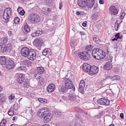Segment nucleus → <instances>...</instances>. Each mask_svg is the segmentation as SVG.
<instances>
[{"label":"nucleus","mask_w":126,"mask_h":126,"mask_svg":"<svg viewBox=\"0 0 126 126\" xmlns=\"http://www.w3.org/2000/svg\"><path fill=\"white\" fill-rule=\"evenodd\" d=\"M113 71L116 73H118L120 71V69L117 67L114 68L113 70Z\"/></svg>","instance_id":"obj_43"},{"label":"nucleus","mask_w":126,"mask_h":126,"mask_svg":"<svg viewBox=\"0 0 126 126\" xmlns=\"http://www.w3.org/2000/svg\"><path fill=\"white\" fill-rule=\"evenodd\" d=\"M96 102L98 104L106 106L109 105L110 103V101L109 100L104 98L98 99H97Z\"/></svg>","instance_id":"obj_7"},{"label":"nucleus","mask_w":126,"mask_h":126,"mask_svg":"<svg viewBox=\"0 0 126 126\" xmlns=\"http://www.w3.org/2000/svg\"><path fill=\"white\" fill-rule=\"evenodd\" d=\"M59 8L61 9L62 8V3H59Z\"/></svg>","instance_id":"obj_62"},{"label":"nucleus","mask_w":126,"mask_h":126,"mask_svg":"<svg viewBox=\"0 0 126 126\" xmlns=\"http://www.w3.org/2000/svg\"><path fill=\"white\" fill-rule=\"evenodd\" d=\"M8 114L10 116L12 115L14 113V112L12 108H10L8 112Z\"/></svg>","instance_id":"obj_39"},{"label":"nucleus","mask_w":126,"mask_h":126,"mask_svg":"<svg viewBox=\"0 0 126 126\" xmlns=\"http://www.w3.org/2000/svg\"><path fill=\"white\" fill-rule=\"evenodd\" d=\"M119 25L118 24H115V29L116 31L118 30Z\"/></svg>","instance_id":"obj_54"},{"label":"nucleus","mask_w":126,"mask_h":126,"mask_svg":"<svg viewBox=\"0 0 126 126\" xmlns=\"http://www.w3.org/2000/svg\"><path fill=\"white\" fill-rule=\"evenodd\" d=\"M6 62V59L5 57L2 56L0 57V64H5Z\"/></svg>","instance_id":"obj_24"},{"label":"nucleus","mask_w":126,"mask_h":126,"mask_svg":"<svg viewBox=\"0 0 126 126\" xmlns=\"http://www.w3.org/2000/svg\"><path fill=\"white\" fill-rule=\"evenodd\" d=\"M91 66L90 64L87 63H85L83 64L82 68L84 71L88 73H89L90 72V68H91Z\"/></svg>","instance_id":"obj_14"},{"label":"nucleus","mask_w":126,"mask_h":126,"mask_svg":"<svg viewBox=\"0 0 126 126\" xmlns=\"http://www.w3.org/2000/svg\"><path fill=\"white\" fill-rule=\"evenodd\" d=\"M94 41L97 43H98L100 41L99 38L97 36H95L93 37Z\"/></svg>","instance_id":"obj_32"},{"label":"nucleus","mask_w":126,"mask_h":126,"mask_svg":"<svg viewBox=\"0 0 126 126\" xmlns=\"http://www.w3.org/2000/svg\"><path fill=\"white\" fill-rule=\"evenodd\" d=\"M28 108L29 109V110H27L29 111V113H30V115L31 116H32V108L31 107H29Z\"/></svg>","instance_id":"obj_47"},{"label":"nucleus","mask_w":126,"mask_h":126,"mask_svg":"<svg viewBox=\"0 0 126 126\" xmlns=\"http://www.w3.org/2000/svg\"><path fill=\"white\" fill-rule=\"evenodd\" d=\"M62 98L64 100H68L69 99V95L68 96H64L62 97Z\"/></svg>","instance_id":"obj_46"},{"label":"nucleus","mask_w":126,"mask_h":126,"mask_svg":"<svg viewBox=\"0 0 126 126\" xmlns=\"http://www.w3.org/2000/svg\"><path fill=\"white\" fill-rule=\"evenodd\" d=\"M117 44H115L113 46V47L114 48L115 50L116 51L117 49Z\"/></svg>","instance_id":"obj_58"},{"label":"nucleus","mask_w":126,"mask_h":126,"mask_svg":"<svg viewBox=\"0 0 126 126\" xmlns=\"http://www.w3.org/2000/svg\"><path fill=\"white\" fill-rule=\"evenodd\" d=\"M120 34L119 33H117L115 35V37L117 39L119 38Z\"/></svg>","instance_id":"obj_53"},{"label":"nucleus","mask_w":126,"mask_h":126,"mask_svg":"<svg viewBox=\"0 0 126 126\" xmlns=\"http://www.w3.org/2000/svg\"><path fill=\"white\" fill-rule=\"evenodd\" d=\"M77 111L79 113H82L83 112L81 109L79 108L77 109Z\"/></svg>","instance_id":"obj_56"},{"label":"nucleus","mask_w":126,"mask_h":126,"mask_svg":"<svg viewBox=\"0 0 126 126\" xmlns=\"http://www.w3.org/2000/svg\"><path fill=\"white\" fill-rule=\"evenodd\" d=\"M97 7V4H94V11H96V10H97L98 8Z\"/></svg>","instance_id":"obj_55"},{"label":"nucleus","mask_w":126,"mask_h":126,"mask_svg":"<svg viewBox=\"0 0 126 126\" xmlns=\"http://www.w3.org/2000/svg\"><path fill=\"white\" fill-rule=\"evenodd\" d=\"M27 37L24 38V37H21L20 38V40L21 41H25V40H26L27 39Z\"/></svg>","instance_id":"obj_57"},{"label":"nucleus","mask_w":126,"mask_h":126,"mask_svg":"<svg viewBox=\"0 0 126 126\" xmlns=\"http://www.w3.org/2000/svg\"><path fill=\"white\" fill-rule=\"evenodd\" d=\"M125 15V12L123 13L120 16V18L122 20L124 18V16Z\"/></svg>","instance_id":"obj_49"},{"label":"nucleus","mask_w":126,"mask_h":126,"mask_svg":"<svg viewBox=\"0 0 126 126\" xmlns=\"http://www.w3.org/2000/svg\"><path fill=\"white\" fill-rule=\"evenodd\" d=\"M94 4L93 3V2L91 3V2H89L88 3L87 2V3L86 6L88 8H91L93 7Z\"/></svg>","instance_id":"obj_37"},{"label":"nucleus","mask_w":126,"mask_h":126,"mask_svg":"<svg viewBox=\"0 0 126 126\" xmlns=\"http://www.w3.org/2000/svg\"><path fill=\"white\" fill-rule=\"evenodd\" d=\"M76 44V43L73 41H71L70 43V46L72 47H73Z\"/></svg>","instance_id":"obj_45"},{"label":"nucleus","mask_w":126,"mask_h":126,"mask_svg":"<svg viewBox=\"0 0 126 126\" xmlns=\"http://www.w3.org/2000/svg\"><path fill=\"white\" fill-rule=\"evenodd\" d=\"M85 85V81L84 80H81L79 84V88L80 92L82 93H84V90Z\"/></svg>","instance_id":"obj_17"},{"label":"nucleus","mask_w":126,"mask_h":126,"mask_svg":"<svg viewBox=\"0 0 126 126\" xmlns=\"http://www.w3.org/2000/svg\"><path fill=\"white\" fill-rule=\"evenodd\" d=\"M38 36L42 33V31L41 30H38L35 32Z\"/></svg>","instance_id":"obj_41"},{"label":"nucleus","mask_w":126,"mask_h":126,"mask_svg":"<svg viewBox=\"0 0 126 126\" xmlns=\"http://www.w3.org/2000/svg\"><path fill=\"white\" fill-rule=\"evenodd\" d=\"M31 35L32 37L38 36L35 32L32 33L31 34Z\"/></svg>","instance_id":"obj_52"},{"label":"nucleus","mask_w":126,"mask_h":126,"mask_svg":"<svg viewBox=\"0 0 126 126\" xmlns=\"http://www.w3.org/2000/svg\"><path fill=\"white\" fill-rule=\"evenodd\" d=\"M92 54L94 58L98 60L103 59L105 55L104 52L99 48L94 49L92 51Z\"/></svg>","instance_id":"obj_3"},{"label":"nucleus","mask_w":126,"mask_h":126,"mask_svg":"<svg viewBox=\"0 0 126 126\" xmlns=\"http://www.w3.org/2000/svg\"><path fill=\"white\" fill-rule=\"evenodd\" d=\"M63 86L61 89V91L62 93H65L67 92H71L72 91L73 92L75 91V88L73 85L72 82L68 78H63L61 80Z\"/></svg>","instance_id":"obj_1"},{"label":"nucleus","mask_w":126,"mask_h":126,"mask_svg":"<svg viewBox=\"0 0 126 126\" xmlns=\"http://www.w3.org/2000/svg\"><path fill=\"white\" fill-rule=\"evenodd\" d=\"M93 48V46L92 45H88L86 47V51H90L92 50Z\"/></svg>","instance_id":"obj_36"},{"label":"nucleus","mask_w":126,"mask_h":126,"mask_svg":"<svg viewBox=\"0 0 126 126\" xmlns=\"http://www.w3.org/2000/svg\"><path fill=\"white\" fill-rule=\"evenodd\" d=\"M47 112H46L45 114V116L44 117V118H52V114L51 113H49V110H47Z\"/></svg>","instance_id":"obj_26"},{"label":"nucleus","mask_w":126,"mask_h":126,"mask_svg":"<svg viewBox=\"0 0 126 126\" xmlns=\"http://www.w3.org/2000/svg\"><path fill=\"white\" fill-rule=\"evenodd\" d=\"M24 29L25 31L26 32H28L30 31V28L28 25L26 23L25 24L24 26Z\"/></svg>","instance_id":"obj_31"},{"label":"nucleus","mask_w":126,"mask_h":126,"mask_svg":"<svg viewBox=\"0 0 126 126\" xmlns=\"http://www.w3.org/2000/svg\"><path fill=\"white\" fill-rule=\"evenodd\" d=\"M5 66L6 68L8 69H12L14 66V63L12 60L10 59L6 61Z\"/></svg>","instance_id":"obj_10"},{"label":"nucleus","mask_w":126,"mask_h":126,"mask_svg":"<svg viewBox=\"0 0 126 126\" xmlns=\"http://www.w3.org/2000/svg\"><path fill=\"white\" fill-rule=\"evenodd\" d=\"M113 85H114V88H116L117 87V86L116 85V84L115 83L114 84H111V87L112 88V87H113ZM112 88V89H114L113 88Z\"/></svg>","instance_id":"obj_60"},{"label":"nucleus","mask_w":126,"mask_h":126,"mask_svg":"<svg viewBox=\"0 0 126 126\" xmlns=\"http://www.w3.org/2000/svg\"><path fill=\"white\" fill-rule=\"evenodd\" d=\"M50 50L49 49H44L43 51L42 54L44 56L46 55L49 52Z\"/></svg>","instance_id":"obj_35"},{"label":"nucleus","mask_w":126,"mask_h":126,"mask_svg":"<svg viewBox=\"0 0 126 126\" xmlns=\"http://www.w3.org/2000/svg\"><path fill=\"white\" fill-rule=\"evenodd\" d=\"M23 64L28 66H30L32 65V62L29 60H25L23 61Z\"/></svg>","instance_id":"obj_22"},{"label":"nucleus","mask_w":126,"mask_h":126,"mask_svg":"<svg viewBox=\"0 0 126 126\" xmlns=\"http://www.w3.org/2000/svg\"><path fill=\"white\" fill-rule=\"evenodd\" d=\"M74 126H81L79 122L78 121H76L75 122Z\"/></svg>","instance_id":"obj_50"},{"label":"nucleus","mask_w":126,"mask_h":126,"mask_svg":"<svg viewBox=\"0 0 126 126\" xmlns=\"http://www.w3.org/2000/svg\"><path fill=\"white\" fill-rule=\"evenodd\" d=\"M107 60H108V59ZM109 61L107 62L104 65L103 68L104 69L109 70L110 69V60H109Z\"/></svg>","instance_id":"obj_21"},{"label":"nucleus","mask_w":126,"mask_h":126,"mask_svg":"<svg viewBox=\"0 0 126 126\" xmlns=\"http://www.w3.org/2000/svg\"><path fill=\"white\" fill-rule=\"evenodd\" d=\"M8 34L10 36H12V32L11 31H9L8 32Z\"/></svg>","instance_id":"obj_63"},{"label":"nucleus","mask_w":126,"mask_h":126,"mask_svg":"<svg viewBox=\"0 0 126 126\" xmlns=\"http://www.w3.org/2000/svg\"><path fill=\"white\" fill-rule=\"evenodd\" d=\"M25 11L24 10H22L20 11L19 12V14L21 16H23L25 13Z\"/></svg>","instance_id":"obj_59"},{"label":"nucleus","mask_w":126,"mask_h":126,"mask_svg":"<svg viewBox=\"0 0 126 126\" xmlns=\"http://www.w3.org/2000/svg\"><path fill=\"white\" fill-rule=\"evenodd\" d=\"M102 114L101 113H100L99 114L97 115L96 116L97 118H100L101 117V116H102Z\"/></svg>","instance_id":"obj_61"},{"label":"nucleus","mask_w":126,"mask_h":126,"mask_svg":"<svg viewBox=\"0 0 126 126\" xmlns=\"http://www.w3.org/2000/svg\"><path fill=\"white\" fill-rule=\"evenodd\" d=\"M11 13V9L9 8H6L4 10L3 14V17L5 20H7L9 18Z\"/></svg>","instance_id":"obj_6"},{"label":"nucleus","mask_w":126,"mask_h":126,"mask_svg":"<svg viewBox=\"0 0 126 126\" xmlns=\"http://www.w3.org/2000/svg\"><path fill=\"white\" fill-rule=\"evenodd\" d=\"M110 45V43H107L106 44V46L107 48V52L106 53V55H107V59L109 60L110 59V54H109V52L108 50V48H109V45Z\"/></svg>","instance_id":"obj_25"},{"label":"nucleus","mask_w":126,"mask_h":126,"mask_svg":"<svg viewBox=\"0 0 126 126\" xmlns=\"http://www.w3.org/2000/svg\"><path fill=\"white\" fill-rule=\"evenodd\" d=\"M118 13V11L114 6H111V14L113 15H116Z\"/></svg>","instance_id":"obj_20"},{"label":"nucleus","mask_w":126,"mask_h":126,"mask_svg":"<svg viewBox=\"0 0 126 126\" xmlns=\"http://www.w3.org/2000/svg\"><path fill=\"white\" fill-rule=\"evenodd\" d=\"M99 3L100 4H103L104 3V1L103 0H99Z\"/></svg>","instance_id":"obj_64"},{"label":"nucleus","mask_w":126,"mask_h":126,"mask_svg":"<svg viewBox=\"0 0 126 126\" xmlns=\"http://www.w3.org/2000/svg\"><path fill=\"white\" fill-rule=\"evenodd\" d=\"M41 74L35 72L34 74V77L37 79H40L41 78Z\"/></svg>","instance_id":"obj_27"},{"label":"nucleus","mask_w":126,"mask_h":126,"mask_svg":"<svg viewBox=\"0 0 126 126\" xmlns=\"http://www.w3.org/2000/svg\"><path fill=\"white\" fill-rule=\"evenodd\" d=\"M55 88V86L54 84H50L47 87V91L49 93H52L54 91Z\"/></svg>","instance_id":"obj_16"},{"label":"nucleus","mask_w":126,"mask_h":126,"mask_svg":"<svg viewBox=\"0 0 126 126\" xmlns=\"http://www.w3.org/2000/svg\"><path fill=\"white\" fill-rule=\"evenodd\" d=\"M19 20V19L18 17H16L14 19V22L16 24L18 23Z\"/></svg>","instance_id":"obj_44"},{"label":"nucleus","mask_w":126,"mask_h":126,"mask_svg":"<svg viewBox=\"0 0 126 126\" xmlns=\"http://www.w3.org/2000/svg\"><path fill=\"white\" fill-rule=\"evenodd\" d=\"M48 110V109L44 108H43L39 110L37 112L38 116L40 118H43L45 116V114L47 110Z\"/></svg>","instance_id":"obj_9"},{"label":"nucleus","mask_w":126,"mask_h":126,"mask_svg":"<svg viewBox=\"0 0 126 126\" xmlns=\"http://www.w3.org/2000/svg\"><path fill=\"white\" fill-rule=\"evenodd\" d=\"M78 55L81 59L85 61L89 60L91 58L90 55L85 52H79Z\"/></svg>","instance_id":"obj_5"},{"label":"nucleus","mask_w":126,"mask_h":126,"mask_svg":"<svg viewBox=\"0 0 126 126\" xmlns=\"http://www.w3.org/2000/svg\"><path fill=\"white\" fill-rule=\"evenodd\" d=\"M34 45L37 47H40L43 44L42 40L40 38L35 39L33 42Z\"/></svg>","instance_id":"obj_13"},{"label":"nucleus","mask_w":126,"mask_h":126,"mask_svg":"<svg viewBox=\"0 0 126 126\" xmlns=\"http://www.w3.org/2000/svg\"><path fill=\"white\" fill-rule=\"evenodd\" d=\"M39 79V82L40 84V85H43L44 83V81L43 79L41 78H40Z\"/></svg>","instance_id":"obj_42"},{"label":"nucleus","mask_w":126,"mask_h":126,"mask_svg":"<svg viewBox=\"0 0 126 126\" xmlns=\"http://www.w3.org/2000/svg\"><path fill=\"white\" fill-rule=\"evenodd\" d=\"M3 94H0V99L1 101L3 102L5 101V99L4 97V96L3 95Z\"/></svg>","instance_id":"obj_40"},{"label":"nucleus","mask_w":126,"mask_h":126,"mask_svg":"<svg viewBox=\"0 0 126 126\" xmlns=\"http://www.w3.org/2000/svg\"><path fill=\"white\" fill-rule=\"evenodd\" d=\"M40 18L39 16L36 14H32L29 19V21L32 23L36 24L39 22Z\"/></svg>","instance_id":"obj_4"},{"label":"nucleus","mask_w":126,"mask_h":126,"mask_svg":"<svg viewBox=\"0 0 126 126\" xmlns=\"http://www.w3.org/2000/svg\"><path fill=\"white\" fill-rule=\"evenodd\" d=\"M6 123V120L5 119H3L0 123V126H4Z\"/></svg>","instance_id":"obj_38"},{"label":"nucleus","mask_w":126,"mask_h":126,"mask_svg":"<svg viewBox=\"0 0 126 126\" xmlns=\"http://www.w3.org/2000/svg\"><path fill=\"white\" fill-rule=\"evenodd\" d=\"M44 71V69L42 67H39L37 68V72L40 74H42Z\"/></svg>","instance_id":"obj_28"},{"label":"nucleus","mask_w":126,"mask_h":126,"mask_svg":"<svg viewBox=\"0 0 126 126\" xmlns=\"http://www.w3.org/2000/svg\"><path fill=\"white\" fill-rule=\"evenodd\" d=\"M120 79V77L118 75H116L115 76H113L111 78V80L113 81V80H118Z\"/></svg>","instance_id":"obj_33"},{"label":"nucleus","mask_w":126,"mask_h":126,"mask_svg":"<svg viewBox=\"0 0 126 126\" xmlns=\"http://www.w3.org/2000/svg\"><path fill=\"white\" fill-rule=\"evenodd\" d=\"M28 58L30 60L32 61L35 59L36 58V53L35 51L33 49H31L30 50Z\"/></svg>","instance_id":"obj_8"},{"label":"nucleus","mask_w":126,"mask_h":126,"mask_svg":"<svg viewBox=\"0 0 126 126\" xmlns=\"http://www.w3.org/2000/svg\"><path fill=\"white\" fill-rule=\"evenodd\" d=\"M89 73L92 75L96 74L98 72L99 70L98 67L94 66H91V68H90Z\"/></svg>","instance_id":"obj_12"},{"label":"nucleus","mask_w":126,"mask_h":126,"mask_svg":"<svg viewBox=\"0 0 126 126\" xmlns=\"http://www.w3.org/2000/svg\"><path fill=\"white\" fill-rule=\"evenodd\" d=\"M24 77L23 74H19L18 75L17 81L19 84H21L24 81Z\"/></svg>","instance_id":"obj_18"},{"label":"nucleus","mask_w":126,"mask_h":126,"mask_svg":"<svg viewBox=\"0 0 126 126\" xmlns=\"http://www.w3.org/2000/svg\"><path fill=\"white\" fill-rule=\"evenodd\" d=\"M38 100L41 103L43 104L46 103L47 102V99L41 98H38Z\"/></svg>","instance_id":"obj_29"},{"label":"nucleus","mask_w":126,"mask_h":126,"mask_svg":"<svg viewBox=\"0 0 126 126\" xmlns=\"http://www.w3.org/2000/svg\"><path fill=\"white\" fill-rule=\"evenodd\" d=\"M50 119H43V121L45 123H47L50 120Z\"/></svg>","instance_id":"obj_48"},{"label":"nucleus","mask_w":126,"mask_h":126,"mask_svg":"<svg viewBox=\"0 0 126 126\" xmlns=\"http://www.w3.org/2000/svg\"><path fill=\"white\" fill-rule=\"evenodd\" d=\"M84 13L83 12H77L76 13V14L77 15H82L84 14Z\"/></svg>","instance_id":"obj_51"},{"label":"nucleus","mask_w":126,"mask_h":126,"mask_svg":"<svg viewBox=\"0 0 126 126\" xmlns=\"http://www.w3.org/2000/svg\"><path fill=\"white\" fill-rule=\"evenodd\" d=\"M74 92H73L72 91L71 92H69V93L68 92V93H69V99L71 100H75L76 99V96L74 94Z\"/></svg>","instance_id":"obj_19"},{"label":"nucleus","mask_w":126,"mask_h":126,"mask_svg":"<svg viewBox=\"0 0 126 126\" xmlns=\"http://www.w3.org/2000/svg\"><path fill=\"white\" fill-rule=\"evenodd\" d=\"M100 16L98 12H95L91 16V18L94 20H96L98 19Z\"/></svg>","instance_id":"obj_23"},{"label":"nucleus","mask_w":126,"mask_h":126,"mask_svg":"<svg viewBox=\"0 0 126 126\" xmlns=\"http://www.w3.org/2000/svg\"><path fill=\"white\" fill-rule=\"evenodd\" d=\"M1 43L0 44V51L4 52L8 50H10L12 48V45L10 43L6 45L4 44L7 42V39L6 37L3 38L1 39Z\"/></svg>","instance_id":"obj_2"},{"label":"nucleus","mask_w":126,"mask_h":126,"mask_svg":"<svg viewBox=\"0 0 126 126\" xmlns=\"http://www.w3.org/2000/svg\"><path fill=\"white\" fill-rule=\"evenodd\" d=\"M23 86L25 88H28L29 86V84L27 80H25L23 82Z\"/></svg>","instance_id":"obj_30"},{"label":"nucleus","mask_w":126,"mask_h":126,"mask_svg":"<svg viewBox=\"0 0 126 126\" xmlns=\"http://www.w3.org/2000/svg\"><path fill=\"white\" fill-rule=\"evenodd\" d=\"M30 52V50L28 48L24 47L22 48L21 50V55L24 57L28 56Z\"/></svg>","instance_id":"obj_11"},{"label":"nucleus","mask_w":126,"mask_h":126,"mask_svg":"<svg viewBox=\"0 0 126 126\" xmlns=\"http://www.w3.org/2000/svg\"><path fill=\"white\" fill-rule=\"evenodd\" d=\"M87 3V0H79L78 2L79 6L82 7H86Z\"/></svg>","instance_id":"obj_15"},{"label":"nucleus","mask_w":126,"mask_h":126,"mask_svg":"<svg viewBox=\"0 0 126 126\" xmlns=\"http://www.w3.org/2000/svg\"><path fill=\"white\" fill-rule=\"evenodd\" d=\"M26 69V67L24 66H20L17 67L16 68V70L17 71H20Z\"/></svg>","instance_id":"obj_34"}]
</instances>
